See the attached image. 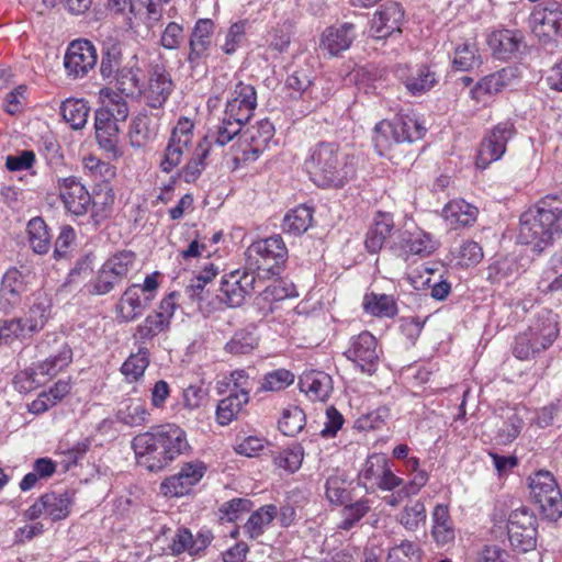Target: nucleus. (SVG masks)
<instances>
[{"instance_id":"obj_1","label":"nucleus","mask_w":562,"mask_h":562,"mask_svg":"<svg viewBox=\"0 0 562 562\" xmlns=\"http://www.w3.org/2000/svg\"><path fill=\"white\" fill-rule=\"evenodd\" d=\"M138 465L150 472L167 468L190 450L186 431L176 424L153 427L132 440Z\"/></svg>"},{"instance_id":"obj_2","label":"nucleus","mask_w":562,"mask_h":562,"mask_svg":"<svg viewBox=\"0 0 562 562\" xmlns=\"http://www.w3.org/2000/svg\"><path fill=\"white\" fill-rule=\"evenodd\" d=\"M562 236V191L541 199L520 216L518 239L542 251Z\"/></svg>"},{"instance_id":"obj_3","label":"nucleus","mask_w":562,"mask_h":562,"mask_svg":"<svg viewBox=\"0 0 562 562\" xmlns=\"http://www.w3.org/2000/svg\"><path fill=\"white\" fill-rule=\"evenodd\" d=\"M353 158L338 144L319 142L310 149L305 168L311 180L322 188H340L355 175Z\"/></svg>"},{"instance_id":"obj_4","label":"nucleus","mask_w":562,"mask_h":562,"mask_svg":"<svg viewBox=\"0 0 562 562\" xmlns=\"http://www.w3.org/2000/svg\"><path fill=\"white\" fill-rule=\"evenodd\" d=\"M37 352L46 356L36 366L22 371L15 376V383H24L21 390L30 391L57 375L72 361V350L68 344L56 336L47 335L38 345Z\"/></svg>"},{"instance_id":"obj_5","label":"nucleus","mask_w":562,"mask_h":562,"mask_svg":"<svg viewBox=\"0 0 562 562\" xmlns=\"http://www.w3.org/2000/svg\"><path fill=\"white\" fill-rule=\"evenodd\" d=\"M257 106V93L254 86L238 81L231 91L221 123L212 137L215 145L229 143L254 114Z\"/></svg>"},{"instance_id":"obj_6","label":"nucleus","mask_w":562,"mask_h":562,"mask_svg":"<svg viewBox=\"0 0 562 562\" xmlns=\"http://www.w3.org/2000/svg\"><path fill=\"white\" fill-rule=\"evenodd\" d=\"M425 126L411 115H397L393 121H381L374 127L373 140L379 149H386L393 143H413L425 135Z\"/></svg>"},{"instance_id":"obj_7","label":"nucleus","mask_w":562,"mask_h":562,"mask_svg":"<svg viewBox=\"0 0 562 562\" xmlns=\"http://www.w3.org/2000/svg\"><path fill=\"white\" fill-rule=\"evenodd\" d=\"M247 269L277 273L288 257V249L281 236L276 235L254 241L246 250Z\"/></svg>"},{"instance_id":"obj_8","label":"nucleus","mask_w":562,"mask_h":562,"mask_svg":"<svg viewBox=\"0 0 562 562\" xmlns=\"http://www.w3.org/2000/svg\"><path fill=\"white\" fill-rule=\"evenodd\" d=\"M529 488L533 502L546 518L558 520L562 517V492L552 473L538 471L529 477Z\"/></svg>"},{"instance_id":"obj_9","label":"nucleus","mask_w":562,"mask_h":562,"mask_svg":"<svg viewBox=\"0 0 562 562\" xmlns=\"http://www.w3.org/2000/svg\"><path fill=\"white\" fill-rule=\"evenodd\" d=\"M274 135V127L268 120H261L256 125L248 127L240 136L234 161L252 162L269 148Z\"/></svg>"},{"instance_id":"obj_10","label":"nucleus","mask_w":562,"mask_h":562,"mask_svg":"<svg viewBox=\"0 0 562 562\" xmlns=\"http://www.w3.org/2000/svg\"><path fill=\"white\" fill-rule=\"evenodd\" d=\"M382 350L378 346L376 338L364 330L352 336L345 351L348 360L362 372L372 375L379 368Z\"/></svg>"},{"instance_id":"obj_11","label":"nucleus","mask_w":562,"mask_h":562,"mask_svg":"<svg viewBox=\"0 0 562 562\" xmlns=\"http://www.w3.org/2000/svg\"><path fill=\"white\" fill-rule=\"evenodd\" d=\"M507 531L514 548L521 552H528L536 548V518L527 508H518L510 513Z\"/></svg>"},{"instance_id":"obj_12","label":"nucleus","mask_w":562,"mask_h":562,"mask_svg":"<svg viewBox=\"0 0 562 562\" xmlns=\"http://www.w3.org/2000/svg\"><path fill=\"white\" fill-rule=\"evenodd\" d=\"M435 249L436 245L431 236L419 228L398 229L396 236L391 240V252L404 260H408L411 256H428Z\"/></svg>"},{"instance_id":"obj_13","label":"nucleus","mask_w":562,"mask_h":562,"mask_svg":"<svg viewBox=\"0 0 562 562\" xmlns=\"http://www.w3.org/2000/svg\"><path fill=\"white\" fill-rule=\"evenodd\" d=\"M515 133L514 124L509 121L498 123L481 142L475 165L485 169L492 162L502 158L506 144Z\"/></svg>"},{"instance_id":"obj_14","label":"nucleus","mask_w":562,"mask_h":562,"mask_svg":"<svg viewBox=\"0 0 562 562\" xmlns=\"http://www.w3.org/2000/svg\"><path fill=\"white\" fill-rule=\"evenodd\" d=\"M256 274L252 270H235L222 278L221 299L229 306L243 305L246 297L255 291Z\"/></svg>"},{"instance_id":"obj_15","label":"nucleus","mask_w":562,"mask_h":562,"mask_svg":"<svg viewBox=\"0 0 562 562\" xmlns=\"http://www.w3.org/2000/svg\"><path fill=\"white\" fill-rule=\"evenodd\" d=\"M193 128L194 124L191 120L188 117L179 119L171 132V136L160 161V168L164 172H170L181 162L184 150L192 144Z\"/></svg>"},{"instance_id":"obj_16","label":"nucleus","mask_w":562,"mask_h":562,"mask_svg":"<svg viewBox=\"0 0 562 562\" xmlns=\"http://www.w3.org/2000/svg\"><path fill=\"white\" fill-rule=\"evenodd\" d=\"M202 462L184 463L178 473L167 477L160 484V491L168 497H181L188 495L205 474Z\"/></svg>"},{"instance_id":"obj_17","label":"nucleus","mask_w":562,"mask_h":562,"mask_svg":"<svg viewBox=\"0 0 562 562\" xmlns=\"http://www.w3.org/2000/svg\"><path fill=\"white\" fill-rule=\"evenodd\" d=\"M97 50L88 40L71 42L64 57V66L68 76L72 78L85 77L97 64Z\"/></svg>"},{"instance_id":"obj_18","label":"nucleus","mask_w":562,"mask_h":562,"mask_svg":"<svg viewBox=\"0 0 562 562\" xmlns=\"http://www.w3.org/2000/svg\"><path fill=\"white\" fill-rule=\"evenodd\" d=\"M404 11L400 3L387 1L373 14L370 22V35L376 40H383L394 32H401Z\"/></svg>"},{"instance_id":"obj_19","label":"nucleus","mask_w":562,"mask_h":562,"mask_svg":"<svg viewBox=\"0 0 562 562\" xmlns=\"http://www.w3.org/2000/svg\"><path fill=\"white\" fill-rule=\"evenodd\" d=\"M58 189L60 199L70 213L80 216L88 212L91 196L75 177L59 179Z\"/></svg>"},{"instance_id":"obj_20","label":"nucleus","mask_w":562,"mask_h":562,"mask_svg":"<svg viewBox=\"0 0 562 562\" xmlns=\"http://www.w3.org/2000/svg\"><path fill=\"white\" fill-rule=\"evenodd\" d=\"M517 71L513 67L503 68L494 74L485 76L471 89L470 94L476 102H482L486 97H491L513 87L517 81Z\"/></svg>"},{"instance_id":"obj_21","label":"nucleus","mask_w":562,"mask_h":562,"mask_svg":"<svg viewBox=\"0 0 562 562\" xmlns=\"http://www.w3.org/2000/svg\"><path fill=\"white\" fill-rule=\"evenodd\" d=\"M393 216L390 213L378 212L366 237V247L372 252H379L383 247L391 251V240L396 236Z\"/></svg>"},{"instance_id":"obj_22","label":"nucleus","mask_w":562,"mask_h":562,"mask_svg":"<svg viewBox=\"0 0 562 562\" xmlns=\"http://www.w3.org/2000/svg\"><path fill=\"white\" fill-rule=\"evenodd\" d=\"M356 27L352 23L333 25L322 33L319 49L329 57L338 56L347 50L356 38Z\"/></svg>"},{"instance_id":"obj_23","label":"nucleus","mask_w":562,"mask_h":562,"mask_svg":"<svg viewBox=\"0 0 562 562\" xmlns=\"http://www.w3.org/2000/svg\"><path fill=\"white\" fill-rule=\"evenodd\" d=\"M214 31V23L210 19L196 21L189 40L188 61L196 66L199 61L207 56L211 47V35Z\"/></svg>"},{"instance_id":"obj_24","label":"nucleus","mask_w":562,"mask_h":562,"mask_svg":"<svg viewBox=\"0 0 562 562\" xmlns=\"http://www.w3.org/2000/svg\"><path fill=\"white\" fill-rule=\"evenodd\" d=\"M108 111H97L94 115L95 137L101 148L117 155L119 153V121L110 117Z\"/></svg>"},{"instance_id":"obj_25","label":"nucleus","mask_w":562,"mask_h":562,"mask_svg":"<svg viewBox=\"0 0 562 562\" xmlns=\"http://www.w3.org/2000/svg\"><path fill=\"white\" fill-rule=\"evenodd\" d=\"M546 349L552 345L559 335L558 315L543 310L537 314L527 329Z\"/></svg>"},{"instance_id":"obj_26","label":"nucleus","mask_w":562,"mask_h":562,"mask_svg":"<svg viewBox=\"0 0 562 562\" xmlns=\"http://www.w3.org/2000/svg\"><path fill=\"white\" fill-rule=\"evenodd\" d=\"M300 389L313 401H326L333 391V381L329 374L323 371H307L300 378Z\"/></svg>"},{"instance_id":"obj_27","label":"nucleus","mask_w":562,"mask_h":562,"mask_svg":"<svg viewBox=\"0 0 562 562\" xmlns=\"http://www.w3.org/2000/svg\"><path fill=\"white\" fill-rule=\"evenodd\" d=\"M113 81L117 90L127 97L139 95L143 92V72L137 65L136 56L121 68Z\"/></svg>"},{"instance_id":"obj_28","label":"nucleus","mask_w":562,"mask_h":562,"mask_svg":"<svg viewBox=\"0 0 562 562\" xmlns=\"http://www.w3.org/2000/svg\"><path fill=\"white\" fill-rule=\"evenodd\" d=\"M148 304L140 300L139 284H132L124 291L116 304V318L121 323H130L140 316Z\"/></svg>"},{"instance_id":"obj_29","label":"nucleus","mask_w":562,"mask_h":562,"mask_svg":"<svg viewBox=\"0 0 562 562\" xmlns=\"http://www.w3.org/2000/svg\"><path fill=\"white\" fill-rule=\"evenodd\" d=\"M214 133L210 131L209 134L199 142L194 149L193 157L181 169L180 176L187 183L194 182L204 170V160L207 158L212 145L215 144L214 137H212Z\"/></svg>"},{"instance_id":"obj_30","label":"nucleus","mask_w":562,"mask_h":562,"mask_svg":"<svg viewBox=\"0 0 562 562\" xmlns=\"http://www.w3.org/2000/svg\"><path fill=\"white\" fill-rule=\"evenodd\" d=\"M172 91V80L170 75L160 68H156L149 78L146 92L147 104L150 108H160Z\"/></svg>"},{"instance_id":"obj_31","label":"nucleus","mask_w":562,"mask_h":562,"mask_svg":"<svg viewBox=\"0 0 562 562\" xmlns=\"http://www.w3.org/2000/svg\"><path fill=\"white\" fill-rule=\"evenodd\" d=\"M488 43L497 58L509 59L519 52L522 36L518 32L501 30L492 33Z\"/></svg>"},{"instance_id":"obj_32","label":"nucleus","mask_w":562,"mask_h":562,"mask_svg":"<svg viewBox=\"0 0 562 562\" xmlns=\"http://www.w3.org/2000/svg\"><path fill=\"white\" fill-rule=\"evenodd\" d=\"M535 27H540V33L550 36L557 34L562 26V9L558 2H549L543 8H538L532 13Z\"/></svg>"},{"instance_id":"obj_33","label":"nucleus","mask_w":562,"mask_h":562,"mask_svg":"<svg viewBox=\"0 0 562 562\" xmlns=\"http://www.w3.org/2000/svg\"><path fill=\"white\" fill-rule=\"evenodd\" d=\"M401 79L412 95L426 93L438 83V75L428 66H420Z\"/></svg>"},{"instance_id":"obj_34","label":"nucleus","mask_w":562,"mask_h":562,"mask_svg":"<svg viewBox=\"0 0 562 562\" xmlns=\"http://www.w3.org/2000/svg\"><path fill=\"white\" fill-rule=\"evenodd\" d=\"M476 215L477 209L464 200L451 201L442 211V216L451 228L471 225Z\"/></svg>"},{"instance_id":"obj_35","label":"nucleus","mask_w":562,"mask_h":562,"mask_svg":"<svg viewBox=\"0 0 562 562\" xmlns=\"http://www.w3.org/2000/svg\"><path fill=\"white\" fill-rule=\"evenodd\" d=\"M277 515L278 508L274 505H266L255 510L243 526L245 535L251 540L258 539Z\"/></svg>"},{"instance_id":"obj_36","label":"nucleus","mask_w":562,"mask_h":562,"mask_svg":"<svg viewBox=\"0 0 562 562\" xmlns=\"http://www.w3.org/2000/svg\"><path fill=\"white\" fill-rule=\"evenodd\" d=\"M481 64L482 58L474 40L468 38L456 46L452 65L457 70L469 71L480 67Z\"/></svg>"},{"instance_id":"obj_37","label":"nucleus","mask_w":562,"mask_h":562,"mask_svg":"<svg viewBox=\"0 0 562 562\" xmlns=\"http://www.w3.org/2000/svg\"><path fill=\"white\" fill-rule=\"evenodd\" d=\"M432 537L438 544H447L454 539V529L450 519L448 507L438 504L431 514Z\"/></svg>"},{"instance_id":"obj_38","label":"nucleus","mask_w":562,"mask_h":562,"mask_svg":"<svg viewBox=\"0 0 562 562\" xmlns=\"http://www.w3.org/2000/svg\"><path fill=\"white\" fill-rule=\"evenodd\" d=\"M130 140L133 147H143L157 135V126L147 114H138L131 123Z\"/></svg>"},{"instance_id":"obj_39","label":"nucleus","mask_w":562,"mask_h":562,"mask_svg":"<svg viewBox=\"0 0 562 562\" xmlns=\"http://www.w3.org/2000/svg\"><path fill=\"white\" fill-rule=\"evenodd\" d=\"M90 108L82 99H67L60 105V114L74 130H81L88 121Z\"/></svg>"},{"instance_id":"obj_40","label":"nucleus","mask_w":562,"mask_h":562,"mask_svg":"<svg viewBox=\"0 0 562 562\" xmlns=\"http://www.w3.org/2000/svg\"><path fill=\"white\" fill-rule=\"evenodd\" d=\"M249 396L247 392H231V394L221 400L216 408L217 422L221 425H227L235 419L241 407L247 404Z\"/></svg>"},{"instance_id":"obj_41","label":"nucleus","mask_w":562,"mask_h":562,"mask_svg":"<svg viewBox=\"0 0 562 562\" xmlns=\"http://www.w3.org/2000/svg\"><path fill=\"white\" fill-rule=\"evenodd\" d=\"M364 311L376 317H394L397 314V305L391 295L368 293L363 297Z\"/></svg>"},{"instance_id":"obj_42","label":"nucleus","mask_w":562,"mask_h":562,"mask_svg":"<svg viewBox=\"0 0 562 562\" xmlns=\"http://www.w3.org/2000/svg\"><path fill=\"white\" fill-rule=\"evenodd\" d=\"M46 516L53 521L63 520L70 514L72 498L68 492H49L43 495Z\"/></svg>"},{"instance_id":"obj_43","label":"nucleus","mask_w":562,"mask_h":562,"mask_svg":"<svg viewBox=\"0 0 562 562\" xmlns=\"http://www.w3.org/2000/svg\"><path fill=\"white\" fill-rule=\"evenodd\" d=\"M116 416L125 425L135 427L148 423L150 414L140 401L126 400L121 403Z\"/></svg>"},{"instance_id":"obj_44","label":"nucleus","mask_w":562,"mask_h":562,"mask_svg":"<svg viewBox=\"0 0 562 562\" xmlns=\"http://www.w3.org/2000/svg\"><path fill=\"white\" fill-rule=\"evenodd\" d=\"M386 463V458L381 454L374 453L369 456L363 464V468L359 472V484L367 491L374 490Z\"/></svg>"},{"instance_id":"obj_45","label":"nucleus","mask_w":562,"mask_h":562,"mask_svg":"<svg viewBox=\"0 0 562 562\" xmlns=\"http://www.w3.org/2000/svg\"><path fill=\"white\" fill-rule=\"evenodd\" d=\"M114 199L113 190L106 182L100 186L99 190L94 191L93 199L91 198V216L95 224H100L111 215Z\"/></svg>"},{"instance_id":"obj_46","label":"nucleus","mask_w":562,"mask_h":562,"mask_svg":"<svg viewBox=\"0 0 562 562\" xmlns=\"http://www.w3.org/2000/svg\"><path fill=\"white\" fill-rule=\"evenodd\" d=\"M313 210L306 205H299L286 213L283 220V229L294 235L305 233L312 224Z\"/></svg>"},{"instance_id":"obj_47","label":"nucleus","mask_w":562,"mask_h":562,"mask_svg":"<svg viewBox=\"0 0 562 562\" xmlns=\"http://www.w3.org/2000/svg\"><path fill=\"white\" fill-rule=\"evenodd\" d=\"M29 243L34 252L44 255L50 249V235L41 217L32 218L27 224Z\"/></svg>"},{"instance_id":"obj_48","label":"nucleus","mask_w":562,"mask_h":562,"mask_svg":"<svg viewBox=\"0 0 562 562\" xmlns=\"http://www.w3.org/2000/svg\"><path fill=\"white\" fill-rule=\"evenodd\" d=\"M100 98L103 103H105V106L98 111H108L109 114H112L110 115L111 119L119 122H125L128 116V106L121 94L111 88H103L100 90Z\"/></svg>"},{"instance_id":"obj_49","label":"nucleus","mask_w":562,"mask_h":562,"mask_svg":"<svg viewBox=\"0 0 562 562\" xmlns=\"http://www.w3.org/2000/svg\"><path fill=\"white\" fill-rule=\"evenodd\" d=\"M370 510L371 502L368 498L345 505L341 509L342 519L338 524V529L346 531L352 529Z\"/></svg>"},{"instance_id":"obj_50","label":"nucleus","mask_w":562,"mask_h":562,"mask_svg":"<svg viewBox=\"0 0 562 562\" xmlns=\"http://www.w3.org/2000/svg\"><path fill=\"white\" fill-rule=\"evenodd\" d=\"M149 366V351L139 347L136 353L131 355L122 364L121 371L131 382L137 381Z\"/></svg>"},{"instance_id":"obj_51","label":"nucleus","mask_w":562,"mask_h":562,"mask_svg":"<svg viewBox=\"0 0 562 562\" xmlns=\"http://www.w3.org/2000/svg\"><path fill=\"white\" fill-rule=\"evenodd\" d=\"M426 507L423 502L415 501L404 506L398 515V522L408 531H416L426 522Z\"/></svg>"},{"instance_id":"obj_52","label":"nucleus","mask_w":562,"mask_h":562,"mask_svg":"<svg viewBox=\"0 0 562 562\" xmlns=\"http://www.w3.org/2000/svg\"><path fill=\"white\" fill-rule=\"evenodd\" d=\"M122 49L119 44H111L103 52L100 64V74L104 80L113 82V78L121 70Z\"/></svg>"},{"instance_id":"obj_53","label":"nucleus","mask_w":562,"mask_h":562,"mask_svg":"<svg viewBox=\"0 0 562 562\" xmlns=\"http://www.w3.org/2000/svg\"><path fill=\"white\" fill-rule=\"evenodd\" d=\"M258 347V338L250 331L238 330L226 342L225 350L234 356L251 353Z\"/></svg>"},{"instance_id":"obj_54","label":"nucleus","mask_w":562,"mask_h":562,"mask_svg":"<svg viewBox=\"0 0 562 562\" xmlns=\"http://www.w3.org/2000/svg\"><path fill=\"white\" fill-rule=\"evenodd\" d=\"M136 256L131 250L120 251L110 257L103 265L122 281L134 269Z\"/></svg>"},{"instance_id":"obj_55","label":"nucleus","mask_w":562,"mask_h":562,"mask_svg":"<svg viewBox=\"0 0 562 562\" xmlns=\"http://www.w3.org/2000/svg\"><path fill=\"white\" fill-rule=\"evenodd\" d=\"M168 328L169 326L164 319L159 318V315L151 313L137 326L134 338L142 344H146Z\"/></svg>"},{"instance_id":"obj_56","label":"nucleus","mask_w":562,"mask_h":562,"mask_svg":"<svg viewBox=\"0 0 562 562\" xmlns=\"http://www.w3.org/2000/svg\"><path fill=\"white\" fill-rule=\"evenodd\" d=\"M423 551L420 547L409 540L390 548L386 562H422Z\"/></svg>"},{"instance_id":"obj_57","label":"nucleus","mask_w":562,"mask_h":562,"mask_svg":"<svg viewBox=\"0 0 562 562\" xmlns=\"http://www.w3.org/2000/svg\"><path fill=\"white\" fill-rule=\"evenodd\" d=\"M305 425V414L297 406H291L285 408L282 413V417L279 420V429L285 436H295L299 434Z\"/></svg>"},{"instance_id":"obj_58","label":"nucleus","mask_w":562,"mask_h":562,"mask_svg":"<svg viewBox=\"0 0 562 562\" xmlns=\"http://www.w3.org/2000/svg\"><path fill=\"white\" fill-rule=\"evenodd\" d=\"M19 318L22 321L25 330L31 337L34 333L44 327L47 321V305L44 302H36Z\"/></svg>"},{"instance_id":"obj_59","label":"nucleus","mask_w":562,"mask_h":562,"mask_svg":"<svg viewBox=\"0 0 562 562\" xmlns=\"http://www.w3.org/2000/svg\"><path fill=\"white\" fill-rule=\"evenodd\" d=\"M27 338L30 335L20 318L0 322V346H10L14 341H23Z\"/></svg>"},{"instance_id":"obj_60","label":"nucleus","mask_w":562,"mask_h":562,"mask_svg":"<svg viewBox=\"0 0 562 562\" xmlns=\"http://www.w3.org/2000/svg\"><path fill=\"white\" fill-rule=\"evenodd\" d=\"M539 344L540 342L528 330H526L516 337L513 353L520 360L530 359L535 357L536 353L546 349Z\"/></svg>"},{"instance_id":"obj_61","label":"nucleus","mask_w":562,"mask_h":562,"mask_svg":"<svg viewBox=\"0 0 562 562\" xmlns=\"http://www.w3.org/2000/svg\"><path fill=\"white\" fill-rule=\"evenodd\" d=\"M122 282L119 277L111 273V271L102 265L95 278L89 283L88 293L91 295H104L111 292L116 285Z\"/></svg>"},{"instance_id":"obj_62","label":"nucleus","mask_w":562,"mask_h":562,"mask_svg":"<svg viewBox=\"0 0 562 562\" xmlns=\"http://www.w3.org/2000/svg\"><path fill=\"white\" fill-rule=\"evenodd\" d=\"M29 277V269L24 267H11L4 272L0 284L20 295H23L27 290Z\"/></svg>"},{"instance_id":"obj_63","label":"nucleus","mask_w":562,"mask_h":562,"mask_svg":"<svg viewBox=\"0 0 562 562\" xmlns=\"http://www.w3.org/2000/svg\"><path fill=\"white\" fill-rule=\"evenodd\" d=\"M294 382V374L285 369H278L267 373L260 386V390L268 392H278L286 389Z\"/></svg>"},{"instance_id":"obj_64","label":"nucleus","mask_w":562,"mask_h":562,"mask_svg":"<svg viewBox=\"0 0 562 562\" xmlns=\"http://www.w3.org/2000/svg\"><path fill=\"white\" fill-rule=\"evenodd\" d=\"M326 497L335 505H342L349 499V491L347 488V481L338 475H331L327 479Z\"/></svg>"}]
</instances>
